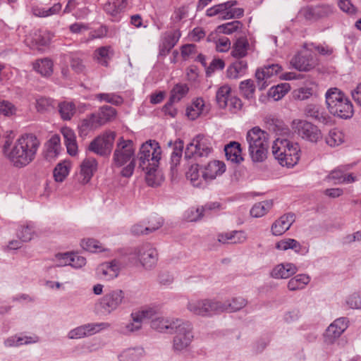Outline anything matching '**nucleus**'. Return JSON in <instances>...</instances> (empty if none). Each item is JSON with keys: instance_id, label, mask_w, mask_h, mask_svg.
Wrapping results in <instances>:
<instances>
[{"instance_id": "obj_1", "label": "nucleus", "mask_w": 361, "mask_h": 361, "mask_svg": "<svg viewBox=\"0 0 361 361\" xmlns=\"http://www.w3.org/2000/svg\"><path fill=\"white\" fill-rule=\"evenodd\" d=\"M40 145L39 139L35 134L24 133L12 146L10 140H6L3 153L14 167L22 169L35 159Z\"/></svg>"}, {"instance_id": "obj_2", "label": "nucleus", "mask_w": 361, "mask_h": 361, "mask_svg": "<svg viewBox=\"0 0 361 361\" xmlns=\"http://www.w3.org/2000/svg\"><path fill=\"white\" fill-rule=\"evenodd\" d=\"M111 166H123L121 175L126 178L132 176L135 167V147L132 140H124L123 137L119 138L113 154Z\"/></svg>"}, {"instance_id": "obj_3", "label": "nucleus", "mask_w": 361, "mask_h": 361, "mask_svg": "<svg viewBox=\"0 0 361 361\" xmlns=\"http://www.w3.org/2000/svg\"><path fill=\"white\" fill-rule=\"evenodd\" d=\"M272 154L283 166L296 165L300 158V149L297 142L279 137L273 143Z\"/></svg>"}, {"instance_id": "obj_4", "label": "nucleus", "mask_w": 361, "mask_h": 361, "mask_svg": "<svg viewBox=\"0 0 361 361\" xmlns=\"http://www.w3.org/2000/svg\"><path fill=\"white\" fill-rule=\"evenodd\" d=\"M246 140L252 160L262 162L267 159L269 148V134L256 126L247 131Z\"/></svg>"}, {"instance_id": "obj_5", "label": "nucleus", "mask_w": 361, "mask_h": 361, "mask_svg": "<svg viewBox=\"0 0 361 361\" xmlns=\"http://www.w3.org/2000/svg\"><path fill=\"white\" fill-rule=\"evenodd\" d=\"M326 103L329 112L341 118H350L353 115V106L349 99L338 88H331L326 92Z\"/></svg>"}, {"instance_id": "obj_6", "label": "nucleus", "mask_w": 361, "mask_h": 361, "mask_svg": "<svg viewBox=\"0 0 361 361\" xmlns=\"http://www.w3.org/2000/svg\"><path fill=\"white\" fill-rule=\"evenodd\" d=\"M173 332L176 334L173 339V350L181 352L187 349L194 338L192 324L189 322L176 319Z\"/></svg>"}, {"instance_id": "obj_7", "label": "nucleus", "mask_w": 361, "mask_h": 361, "mask_svg": "<svg viewBox=\"0 0 361 361\" xmlns=\"http://www.w3.org/2000/svg\"><path fill=\"white\" fill-rule=\"evenodd\" d=\"M161 149L156 140H148L143 143L138 153L139 166L146 169L147 166L158 167L161 159Z\"/></svg>"}, {"instance_id": "obj_8", "label": "nucleus", "mask_w": 361, "mask_h": 361, "mask_svg": "<svg viewBox=\"0 0 361 361\" xmlns=\"http://www.w3.org/2000/svg\"><path fill=\"white\" fill-rule=\"evenodd\" d=\"M220 301L212 299H191L187 304V309L193 314L211 317L220 313Z\"/></svg>"}, {"instance_id": "obj_9", "label": "nucleus", "mask_w": 361, "mask_h": 361, "mask_svg": "<svg viewBox=\"0 0 361 361\" xmlns=\"http://www.w3.org/2000/svg\"><path fill=\"white\" fill-rule=\"evenodd\" d=\"M130 259H136L145 269H150L157 264L158 253L151 244L145 243L133 248Z\"/></svg>"}, {"instance_id": "obj_10", "label": "nucleus", "mask_w": 361, "mask_h": 361, "mask_svg": "<svg viewBox=\"0 0 361 361\" xmlns=\"http://www.w3.org/2000/svg\"><path fill=\"white\" fill-rule=\"evenodd\" d=\"M212 151L209 140L202 135H198L187 145L185 158L187 159L207 157Z\"/></svg>"}, {"instance_id": "obj_11", "label": "nucleus", "mask_w": 361, "mask_h": 361, "mask_svg": "<svg viewBox=\"0 0 361 361\" xmlns=\"http://www.w3.org/2000/svg\"><path fill=\"white\" fill-rule=\"evenodd\" d=\"M116 133L108 131L97 136L89 145L88 149L100 156H109L112 150Z\"/></svg>"}, {"instance_id": "obj_12", "label": "nucleus", "mask_w": 361, "mask_h": 361, "mask_svg": "<svg viewBox=\"0 0 361 361\" xmlns=\"http://www.w3.org/2000/svg\"><path fill=\"white\" fill-rule=\"evenodd\" d=\"M295 130L304 140L311 142H317L322 138L321 130L310 122L304 120L293 121Z\"/></svg>"}, {"instance_id": "obj_13", "label": "nucleus", "mask_w": 361, "mask_h": 361, "mask_svg": "<svg viewBox=\"0 0 361 361\" xmlns=\"http://www.w3.org/2000/svg\"><path fill=\"white\" fill-rule=\"evenodd\" d=\"M125 300V293L122 290H110L100 299V306L104 312L111 313L117 310Z\"/></svg>"}, {"instance_id": "obj_14", "label": "nucleus", "mask_w": 361, "mask_h": 361, "mask_svg": "<svg viewBox=\"0 0 361 361\" xmlns=\"http://www.w3.org/2000/svg\"><path fill=\"white\" fill-rule=\"evenodd\" d=\"M282 71L278 63H271L258 68L255 73L257 87L260 90L265 89L270 83V79L277 75Z\"/></svg>"}, {"instance_id": "obj_15", "label": "nucleus", "mask_w": 361, "mask_h": 361, "mask_svg": "<svg viewBox=\"0 0 361 361\" xmlns=\"http://www.w3.org/2000/svg\"><path fill=\"white\" fill-rule=\"evenodd\" d=\"M128 5V0H107L103 6L106 16L112 22H119Z\"/></svg>"}, {"instance_id": "obj_16", "label": "nucleus", "mask_w": 361, "mask_h": 361, "mask_svg": "<svg viewBox=\"0 0 361 361\" xmlns=\"http://www.w3.org/2000/svg\"><path fill=\"white\" fill-rule=\"evenodd\" d=\"M349 321L346 317H340L331 323L324 334V341L326 343H333L346 330Z\"/></svg>"}, {"instance_id": "obj_17", "label": "nucleus", "mask_w": 361, "mask_h": 361, "mask_svg": "<svg viewBox=\"0 0 361 361\" xmlns=\"http://www.w3.org/2000/svg\"><path fill=\"white\" fill-rule=\"evenodd\" d=\"M293 68L299 71H309L316 65L314 56L309 51H301L296 54L290 61Z\"/></svg>"}, {"instance_id": "obj_18", "label": "nucleus", "mask_w": 361, "mask_h": 361, "mask_svg": "<svg viewBox=\"0 0 361 361\" xmlns=\"http://www.w3.org/2000/svg\"><path fill=\"white\" fill-rule=\"evenodd\" d=\"M226 171V166L220 161H212L209 162L201 171L202 178L205 182H209L216 178L217 176L221 175Z\"/></svg>"}, {"instance_id": "obj_19", "label": "nucleus", "mask_w": 361, "mask_h": 361, "mask_svg": "<svg viewBox=\"0 0 361 361\" xmlns=\"http://www.w3.org/2000/svg\"><path fill=\"white\" fill-rule=\"evenodd\" d=\"M295 221L293 213L289 212L283 214L276 220L271 225V231L274 235H281L287 231Z\"/></svg>"}, {"instance_id": "obj_20", "label": "nucleus", "mask_w": 361, "mask_h": 361, "mask_svg": "<svg viewBox=\"0 0 361 361\" xmlns=\"http://www.w3.org/2000/svg\"><path fill=\"white\" fill-rule=\"evenodd\" d=\"M118 272L119 265L116 260L103 263L97 268V276L99 279L105 281L116 278L118 275Z\"/></svg>"}, {"instance_id": "obj_21", "label": "nucleus", "mask_w": 361, "mask_h": 361, "mask_svg": "<svg viewBox=\"0 0 361 361\" xmlns=\"http://www.w3.org/2000/svg\"><path fill=\"white\" fill-rule=\"evenodd\" d=\"M97 162L94 158H87L80 164V175L82 177L80 182L82 184L87 183L97 171Z\"/></svg>"}, {"instance_id": "obj_22", "label": "nucleus", "mask_w": 361, "mask_h": 361, "mask_svg": "<svg viewBox=\"0 0 361 361\" xmlns=\"http://www.w3.org/2000/svg\"><path fill=\"white\" fill-rule=\"evenodd\" d=\"M298 271L297 267L293 263H281L271 271V276L274 279H288Z\"/></svg>"}, {"instance_id": "obj_23", "label": "nucleus", "mask_w": 361, "mask_h": 361, "mask_svg": "<svg viewBox=\"0 0 361 361\" xmlns=\"http://www.w3.org/2000/svg\"><path fill=\"white\" fill-rule=\"evenodd\" d=\"M49 41V37L46 36L41 30L34 31L30 36L26 37L25 42L32 49H40L41 47L46 46Z\"/></svg>"}, {"instance_id": "obj_24", "label": "nucleus", "mask_w": 361, "mask_h": 361, "mask_svg": "<svg viewBox=\"0 0 361 361\" xmlns=\"http://www.w3.org/2000/svg\"><path fill=\"white\" fill-rule=\"evenodd\" d=\"M60 140L59 135H54L46 142L44 152L46 159L51 161L59 155L61 149Z\"/></svg>"}, {"instance_id": "obj_25", "label": "nucleus", "mask_w": 361, "mask_h": 361, "mask_svg": "<svg viewBox=\"0 0 361 361\" xmlns=\"http://www.w3.org/2000/svg\"><path fill=\"white\" fill-rule=\"evenodd\" d=\"M247 240V235L243 231H233L218 235V240L221 243H243Z\"/></svg>"}, {"instance_id": "obj_26", "label": "nucleus", "mask_w": 361, "mask_h": 361, "mask_svg": "<svg viewBox=\"0 0 361 361\" xmlns=\"http://www.w3.org/2000/svg\"><path fill=\"white\" fill-rule=\"evenodd\" d=\"M61 133L68 153L71 156H75L78 152V145L74 131L70 128L65 127L61 129Z\"/></svg>"}, {"instance_id": "obj_27", "label": "nucleus", "mask_w": 361, "mask_h": 361, "mask_svg": "<svg viewBox=\"0 0 361 361\" xmlns=\"http://www.w3.org/2000/svg\"><path fill=\"white\" fill-rule=\"evenodd\" d=\"M236 4V1H228L219 4L208 8L206 11V14L209 17L219 15V18L220 19L227 20V18H226V12H228V8L230 7H233Z\"/></svg>"}, {"instance_id": "obj_28", "label": "nucleus", "mask_w": 361, "mask_h": 361, "mask_svg": "<svg viewBox=\"0 0 361 361\" xmlns=\"http://www.w3.org/2000/svg\"><path fill=\"white\" fill-rule=\"evenodd\" d=\"M176 319H168L164 317L153 319L151 327L161 333H173Z\"/></svg>"}, {"instance_id": "obj_29", "label": "nucleus", "mask_w": 361, "mask_h": 361, "mask_svg": "<svg viewBox=\"0 0 361 361\" xmlns=\"http://www.w3.org/2000/svg\"><path fill=\"white\" fill-rule=\"evenodd\" d=\"M181 36L179 30H175L166 35L160 47V54L169 53L178 42Z\"/></svg>"}, {"instance_id": "obj_30", "label": "nucleus", "mask_w": 361, "mask_h": 361, "mask_svg": "<svg viewBox=\"0 0 361 361\" xmlns=\"http://www.w3.org/2000/svg\"><path fill=\"white\" fill-rule=\"evenodd\" d=\"M114 51L111 47L104 46L97 49L94 53V58L98 63L107 67L109 61L112 59Z\"/></svg>"}, {"instance_id": "obj_31", "label": "nucleus", "mask_w": 361, "mask_h": 361, "mask_svg": "<svg viewBox=\"0 0 361 361\" xmlns=\"http://www.w3.org/2000/svg\"><path fill=\"white\" fill-rule=\"evenodd\" d=\"M224 151L226 159L232 162L240 163L243 160L241 155L240 144L238 142H231L225 146Z\"/></svg>"}, {"instance_id": "obj_32", "label": "nucleus", "mask_w": 361, "mask_h": 361, "mask_svg": "<svg viewBox=\"0 0 361 361\" xmlns=\"http://www.w3.org/2000/svg\"><path fill=\"white\" fill-rule=\"evenodd\" d=\"M221 308L220 313L224 311L237 312L243 308L247 305V300L242 297L233 298L225 302L220 301Z\"/></svg>"}, {"instance_id": "obj_33", "label": "nucleus", "mask_w": 361, "mask_h": 361, "mask_svg": "<svg viewBox=\"0 0 361 361\" xmlns=\"http://www.w3.org/2000/svg\"><path fill=\"white\" fill-rule=\"evenodd\" d=\"M310 277L304 274H300L291 278L288 282L287 287L289 290L295 291L302 290L310 283Z\"/></svg>"}, {"instance_id": "obj_34", "label": "nucleus", "mask_w": 361, "mask_h": 361, "mask_svg": "<svg viewBox=\"0 0 361 361\" xmlns=\"http://www.w3.org/2000/svg\"><path fill=\"white\" fill-rule=\"evenodd\" d=\"M38 341L37 336H11L6 338L4 343L6 348L18 347L23 344L35 343Z\"/></svg>"}, {"instance_id": "obj_35", "label": "nucleus", "mask_w": 361, "mask_h": 361, "mask_svg": "<svg viewBox=\"0 0 361 361\" xmlns=\"http://www.w3.org/2000/svg\"><path fill=\"white\" fill-rule=\"evenodd\" d=\"M204 107V102L202 98L195 99L192 104L186 109V116L190 120H195L202 113Z\"/></svg>"}, {"instance_id": "obj_36", "label": "nucleus", "mask_w": 361, "mask_h": 361, "mask_svg": "<svg viewBox=\"0 0 361 361\" xmlns=\"http://www.w3.org/2000/svg\"><path fill=\"white\" fill-rule=\"evenodd\" d=\"M249 46L246 38L240 37L238 39L232 47L231 56L236 59L245 57L247 54Z\"/></svg>"}, {"instance_id": "obj_37", "label": "nucleus", "mask_w": 361, "mask_h": 361, "mask_svg": "<svg viewBox=\"0 0 361 361\" xmlns=\"http://www.w3.org/2000/svg\"><path fill=\"white\" fill-rule=\"evenodd\" d=\"M99 126H101L97 118L96 114H92L81 121L78 128L81 134L86 135L89 131L96 129Z\"/></svg>"}, {"instance_id": "obj_38", "label": "nucleus", "mask_w": 361, "mask_h": 361, "mask_svg": "<svg viewBox=\"0 0 361 361\" xmlns=\"http://www.w3.org/2000/svg\"><path fill=\"white\" fill-rule=\"evenodd\" d=\"M96 115L100 126H102L116 117V110L110 106L104 105L99 108Z\"/></svg>"}, {"instance_id": "obj_39", "label": "nucleus", "mask_w": 361, "mask_h": 361, "mask_svg": "<svg viewBox=\"0 0 361 361\" xmlns=\"http://www.w3.org/2000/svg\"><path fill=\"white\" fill-rule=\"evenodd\" d=\"M231 96V88L228 85L220 87L216 93V100L218 106L221 109L226 108L229 98Z\"/></svg>"}, {"instance_id": "obj_40", "label": "nucleus", "mask_w": 361, "mask_h": 361, "mask_svg": "<svg viewBox=\"0 0 361 361\" xmlns=\"http://www.w3.org/2000/svg\"><path fill=\"white\" fill-rule=\"evenodd\" d=\"M59 112L63 121H70L75 113V105L72 102H62L58 104Z\"/></svg>"}, {"instance_id": "obj_41", "label": "nucleus", "mask_w": 361, "mask_h": 361, "mask_svg": "<svg viewBox=\"0 0 361 361\" xmlns=\"http://www.w3.org/2000/svg\"><path fill=\"white\" fill-rule=\"evenodd\" d=\"M34 69L43 76H49L53 72V62L49 59H42L33 64Z\"/></svg>"}, {"instance_id": "obj_42", "label": "nucleus", "mask_w": 361, "mask_h": 361, "mask_svg": "<svg viewBox=\"0 0 361 361\" xmlns=\"http://www.w3.org/2000/svg\"><path fill=\"white\" fill-rule=\"evenodd\" d=\"M246 68L247 63L243 61L233 63L227 69V77L230 79H237L245 74Z\"/></svg>"}, {"instance_id": "obj_43", "label": "nucleus", "mask_w": 361, "mask_h": 361, "mask_svg": "<svg viewBox=\"0 0 361 361\" xmlns=\"http://www.w3.org/2000/svg\"><path fill=\"white\" fill-rule=\"evenodd\" d=\"M183 147L184 143L183 140H178L175 142L173 149L170 159L171 169L172 171H173L175 168L180 164L183 154Z\"/></svg>"}, {"instance_id": "obj_44", "label": "nucleus", "mask_w": 361, "mask_h": 361, "mask_svg": "<svg viewBox=\"0 0 361 361\" xmlns=\"http://www.w3.org/2000/svg\"><path fill=\"white\" fill-rule=\"evenodd\" d=\"M145 353L142 348H128L124 350L119 356L121 361H137Z\"/></svg>"}, {"instance_id": "obj_45", "label": "nucleus", "mask_w": 361, "mask_h": 361, "mask_svg": "<svg viewBox=\"0 0 361 361\" xmlns=\"http://www.w3.org/2000/svg\"><path fill=\"white\" fill-rule=\"evenodd\" d=\"M188 91L189 88L186 84L178 83L171 90L169 99L177 103L187 95Z\"/></svg>"}, {"instance_id": "obj_46", "label": "nucleus", "mask_w": 361, "mask_h": 361, "mask_svg": "<svg viewBox=\"0 0 361 361\" xmlns=\"http://www.w3.org/2000/svg\"><path fill=\"white\" fill-rule=\"evenodd\" d=\"M271 200H266L256 203L250 209V215L255 218L263 216L272 207Z\"/></svg>"}, {"instance_id": "obj_47", "label": "nucleus", "mask_w": 361, "mask_h": 361, "mask_svg": "<svg viewBox=\"0 0 361 361\" xmlns=\"http://www.w3.org/2000/svg\"><path fill=\"white\" fill-rule=\"evenodd\" d=\"M61 4L57 3L54 4L53 6L47 9L43 7L34 6L32 9L33 15L37 17L45 18L52 15L57 14L61 10Z\"/></svg>"}, {"instance_id": "obj_48", "label": "nucleus", "mask_w": 361, "mask_h": 361, "mask_svg": "<svg viewBox=\"0 0 361 361\" xmlns=\"http://www.w3.org/2000/svg\"><path fill=\"white\" fill-rule=\"evenodd\" d=\"M345 141L343 133L338 128L331 130L326 137V142L330 147H336Z\"/></svg>"}, {"instance_id": "obj_49", "label": "nucleus", "mask_w": 361, "mask_h": 361, "mask_svg": "<svg viewBox=\"0 0 361 361\" xmlns=\"http://www.w3.org/2000/svg\"><path fill=\"white\" fill-rule=\"evenodd\" d=\"M290 90V85L288 83H281L274 86L269 90L268 96L274 101L282 99Z\"/></svg>"}, {"instance_id": "obj_50", "label": "nucleus", "mask_w": 361, "mask_h": 361, "mask_svg": "<svg viewBox=\"0 0 361 361\" xmlns=\"http://www.w3.org/2000/svg\"><path fill=\"white\" fill-rule=\"evenodd\" d=\"M95 98L99 102H106L115 106H120L124 102L123 98L115 92L99 93L95 95Z\"/></svg>"}, {"instance_id": "obj_51", "label": "nucleus", "mask_w": 361, "mask_h": 361, "mask_svg": "<svg viewBox=\"0 0 361 361\" xmlns=\"http://www.w3.org/2000/svg\"><path fill=\"white\" fill-rule=\"evenodd\" d=\"M158 167L147 166L146 169H142L145 172V180L148 185L155 187L160 185L161 178L157 175Z\"/></svg>"}, {"instance_id": "obj_52", "label": "nucleus", "mask_w": 361, "mask_h": 361, "mask_svg": "<svg viewBox=\"0 0 361 361\" xmlns=\"http://www.w3.org/2000/svg\"><path fill=\"white\" fill-rule=\"evenodd\" d=\"M157 314V310L154 307H145L137 311L133 312V316L135 321L140 320L142 322L145 319H151Z\"/></svg>"}, {"instance_id": "obj_53", "label": "nucleus", "mask_w": 361, "mask_h": 361, "mask_svg": "<svg viewBox=\"0 0 361 361\" xmlns=\"http://www.w3.org/2000/svg\"><path fill=\"white\" fill-rule=\"evenodd\" d=\"M239 88L241 94L245 99H251L255 97V86L253 80L249 79L242 81Z\"/></svg>"}, {"instance_id": "obj_54", "label": "nucleus", "mask_w": 361, "mask_h": 361, "mask_svg": "<svg viewBox=\"0 0 361 361\" xmlns=\"http://www.w3.org/2000/svg\"><path fill=\"white\" fill-rule=\"evenodd\" d=\"M35 234V226L32 224L22 226L17 232V235L21 241L27 243L30 241Z\"/></svg>"}, {"instance_id": "obj_55", "label": "nucleus", "mask_w": 361, "mask_h": 361, "mask_svg": "<svg viewBox=\"0 0 361 361\" xmlns=\"http://www.w3.org/2000/svg\"><path fill=\"white\" fill-rule=\"evenodd\" d=\"M243 27V24L239 20H233L229 23H226L222 25H220L217 27V31L220 33H224L226 35L232 34L234 32L240 30Z\"/></svg>"}, {"instance_id": "obj_56", "label": "nucleus", "mask_w": 361, "mask_h": 361, "mask_svg": "<svg viewBox=\"0 0 361 361\" xmlns=\"http://www.w3.org/2000/svg\"><path fill=\"white\" fill-rule=\"evenodd\" d=\"M70 167L66 162L58 164L54 170V177L56 182H63L68 175Z\"/></svg>"}, {"instance_id": "obj_57", "label": "nucleus", "mask_w": 361, "mask_h": 361, "mask_svg": "<svg viewBox=\"0 0 361 361\" xmlns=\"http://www.w3.org/2000/svg\"><path fill=\"white\" fill-rule=\"evenodd\" d=\"M186 176L194 186H203L202 180H204L202 178L200 179L198 165H192L187 171Z\"/></svg>"}, {"instance_id": "obj_58", "label": "nucleus", "mask_w": 361, "mask_h": 361, "mask_svg": "<svg viewBox=\"0 0 361 361\" xmlns=\"http://www.w3.org/2000/svg\"><path fill=\"white\" fill-rule=\"evenodd\" d=\"M80 245L84 250L91 252H102L104 250L102 244L98 240L92 238L82 240Z\"/></svg>"}, {"instance_id": "obj_59", "label": "nucleus", "mask_w": 361, "mask_h": 361, "mask_svg": "<svg viewBox=\"0 0 361 361\" xmlns=\"http://www.w3.org/2000/svg\"><path fill=\"white\" fill-rule=\"evenodd\" d=\"M345 303L350 309H361V290L354 292L348 295L345 298Z\"/></svg>"}, {"instance_id": "obj_60", "label": "nucleus", "mask_w": 361, "mask_h": 361, "mask_svg": "<svg viewBox=\"0 0 361 361\" xmlns=\"http://www.w3.org/2000/svg\"><path fill=\"white\" fill-rule=\"evenodd\" d=\"M54 99L47 97H40L36 100V109L39 112L51 111L54 108Z\"/></svg>"}, {"instance_id": "obj_61", "label": "nucleus", "mask_w": 361, "mask_h": 361, "mask_svg": "<svg viewBox=\"0 0 361 361\" xmlns=\"http://www.w3.org/2000/svg\"><path fill=\"white\" fill-rule=\"evenodd\" d=\"M350 169L349 166H340L333 170L327 176L328 179L334 180L336 184H341L344 173Z\"/></svg>"}, {"instance_id": "obj_62", "label": "nucleus", "mask_w": 361, "mask_h": 361, "mask_svg": "<svg viewBox=\"0 0 361 361\" xmlns=\"http://www.w3.org/2000/svg\"><path fill=\"white\" fill-rule=\"evenodd\" d=\"M87 335L92 336L99 331L107 329L110 327V324L107 322L88 323L85 324Z\"/></svg>"}, {"instance_id": "obj_63", "label": "nucleus", "mask_w": 361, "mask_h": 361, "mask_svg": "<svg viewBox=\"0 0 361 361\" xmlns=\"http://www.w3.org/2000/svg\"><path fill=\"white\" fill-rule=\"evenodd\" d=\"M335 8L332 5L322 4L316 6V13L317 20L323 18H327L334 13Z\"/></svg>"}, {"instance_id": "obj_64", "label": "nucleus", "mask_w": 361, "mask_h": 361, "mask_svg": "<svg viewBox=\"0 0 361 361\" xmlns=\"http://www.w3.org/2000/svg\"><path fill=\"white\" fill-rule=\"evenodd\" d=\"M338 6L343 12L350 16L355 15L357 12V8L350 0H338Z\"/></svg>"}]
</instances>
